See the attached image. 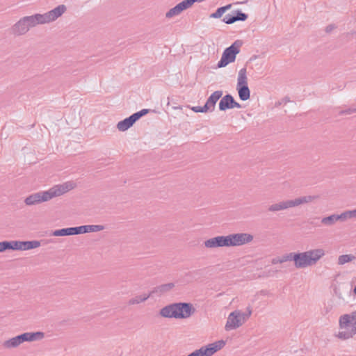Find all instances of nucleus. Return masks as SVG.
Here are the masks:
<instances>
[{"instance_id":"nucleus-1","label":"nucleus","mask_w":356,"mask_h":356,"mask_svg":"<svg viewBox=\"0 0 356 356\" xmlns=\"http://www.w3.org/2000/svg\"><path fill=\"white\" fill-rule=\"evenodd\" d=\"M67 10L65 5L61 4L44 14L36 13L22 17L10 28V33L14 36L25 35L29 31L38 24H49L54 22Z\"/></svg>"},{"instance_id":"nucleus-2","label":"nucleus","mask_w":356,"mask_h":356,"mask_svg":"<svg viewBox=\"0 0 356 356\" xmlns=\"http://www.w3.org/2000/svg\"><path fill=\"white\" fill-rule=\"evenodd\" d=\"M75 186L76 184L72 181H67L63 184L56 185L48 191H40L27 196L24 200V203L27 206H33L44 202H47L54 197L60 196L72 190Z\"/></svg>"},{"instance_id":"nucleus-3","label":"nucleus","mask_w":356,"mask_h":356,"mask_svg":"<svg viewBox=\"0 0 356 356\" xmlns=\"http://www.w3.org/2000/svg\"><path fill=\"white\" fill-rule=\"evenodd\" d=\"M195 308L190 302L172 303L163 307L159 314L168 318H188L195 312Z\"/></svg>"},{"instance_id":"nucleus-4","label":"nucleus","mask_w":356,"mask_h":356,"mask_svg":"<svg viewBox=\"0 0 356 356\" xmlns=\"http://www.w3.org/2000/svg\"><path fill=\"white\" fill-rule=\"evenodd\" d=\"M324 255L325 250L322 248L312 249L303 252H296L295 266L297 268L312 266Z\"/></svg>"},{"instance_id":"nucleus-5","label":"nucleus","mask_w":356,"mask_h":356,"mask_svg":"<svg viewBox=\"0 0 356 356\" xmlns=\"http://www.w3.org/2000/svg\"><path fill=\"white\" fill-rule=\"evenodd\" d=\"M339 327L337 337L340 339L346 340L356 334V309L350 314H346L339 318Z\"/></svg>"},{"instance_id":"nucleus-6","label":"nucleus","mask_w":356,"mask_h":356,"mask_svg":"<svg viewBox=\"0 0 356 356\" xmlns=\"http://www.w3.org/2000/svg\"><path fill=\"white\" fill-rule=\"evenodd\" d=\"M315 198L316 197L314 196L309 195L302 196L300 197L296 198L294 200L282 201L270 205L268 208V210L270 212H277L282 210L287 209L289 208L295 207L302 204L310 202Z\"/></svg>"},{"instance_id":"nucleus-7","label":"nucleus","mask_w":356,"mask_h":356,"mask_svg":"<svg viewBox=\"0 0 356 356\" xmlns=\"http://www.w3.org/2000/svg\"><path fill=\"white\" fill-rule=\"evenodd\" d=\"M241 45V42L236 40L231 46L226 48L222 53L220 60L217 64L218 67H224L229 63L234 62L236 55L240 52Z\"/></svg>"},{"instance_id":"nucleus-8","label":"nucleus","mask_w":356,"mask_h":356,"mask_svg":"<svg viewBox=\"0 0 356 356\" xmlns=\"http://www.w3.org/2000/svg\"><path fill=\"white\" fill-rule=\"evenodd\" d=\"M236 90L241 100L246 101L250 98V90L248 85L246 67L241 69L238 72Z\"/></svg>"},{"instance_id":"nucleus-9","label":"nucleus","mask_w":356,"mask_h":356,"mask_svg":"<svg viewBox=\"0 0 356 356\" xmlns=\"http://www.w3.org/2000/svg\"><path fill=\"white\" fill-rule=\"evenodd\" d=\"M229 246H241L251 243L253 236L248 233H236L227 235Z\"/></svg>"},{"instance_id":"nucleus-10","label":"nucleus","mask_w":356,"mask_h":356,"mask_svg":"<svg viewBox=\"0 0 356 356\" xmlns=\"http://www.w3.org/2000/svg\"><path fill=\"white\" fill-rule=\"evenodd\" d=\"M225 345V342L222 340L218 341L215 343H210L207 346L195 350L196 356H211L216 352L220 350Z\"/></svg>"},{"instance_id":"nucleus-11","label":"nucleus","mask_w":356,"mask_h":356,"mask_svg":"<svg viewBox=\"0 0 356 356\" xmlns=\"http://www.w3.org/2000/svg\"><path fill=\"white\" fill-rule=\"evenodd\" d=\"M244 323L243 318H241L239 310H235L229 314L227 318L225 329L227 331L236 329Z\"/></svg>"},{"instance_id":"nucleus-12","label":"nucleus","mask_w":356,"mask_h":356,"mask_svg":"<svg viewBox=\"0 0 356 356\" xmlns=\"http://www.w3.org/2000/svg\"><path fill=\"white\" fill-rule=\"evenodd\" d=\"M204 246L207 248H217L229 247L227 236H218L206 240L204 242Z\"/></svg>"},{"instance_id":"nucleus-13","label":"nucleus","mask_w":356,"mask_h":356,"mask_svg":"<svg viewBox=\"0 0 356 356\" xmlns=\"http://www.w3.org/2000/svg\"><path fill=\"white\" fill-rule=\"evenodd\" d=\"M104 229V226L102 225H88L79 227H73V235L82 234L89 232H97Z\"/></svg>"},{"instance_id":"nucleus-14","label":"nucleus","mask_w":356,"mask_h":356,"mask_svg":"<svg viewBox=\"0 0 356 356\" xmlns=\"http://www.w3.org/2000/svg\"><path fill=\"white\" fill-rule=\"evenodd\" d=\"M222 92L221 90H217L213 92L210 97L207 99L205 104L207 111H213L215 108V106L218 100L222 97Z\"/></svg>"},{"instance_id":"nucleus-15","label":"nucleus","mask_w":356,"mask_h":356,"mask_svg":"<svg viewBox=\"0 0 356 356\" xmlns=\"http://www.w3.org/2000/svg\"><path fill=\"white\" fill-rule=\"evenodd\" d=\"M136 122V120L132 114L129 117L124 119L123 120L120 121L117 124V128L120 131H125L130 127H131Z\"/></svg>"},{"instance_id":"nucleus-16","label":"nucleus","mask_w":356,"mask_h":356,"mask_svg":"<svg viewBox=\"0 0 356 356\" xmlns=\"http://www.w3.org/2000/svg\"><path fill=\"white\" fill-rule=\"evenodd\" d=\"M344 222L343 214H332L321 219V222L323 225L326 226H332L337 222Z\"/></svg>"},{"instance_id":"nucleus-17","label":"nucleus","mask_w":356,"mask_h":356,"mask_svg":"<svg viewBox=\"0 0 356 356\" xmlns=\"http://www.w3.org/2000/svg\"><path fill=\"white\" fill-rule=\"evenodd\" d=\"M234 97L232 95L227 94L221 98L219 102V110L225 111L232 108V102Z\"/></svg>"},{"instance_id":"nucleus-18","label":"nucleus","mask_w":356,"mask_h":356,"mask_svg":"<svg viewBox=\"0 0 356 356\" xmlns=\"http://www.w3.org/2000/svg\"><path fill=\"white\" fill-rule=\"evenodd\" d=\"M23 343L25 341H34L42 339L44 337V333L42 332H25L21 334Z\"/></svg>"},{"instance_id":"nucleus-19","label":"nucleus","mask_w":356,"mask_h":356,"mask_svg":"<svg viewBox=\"0 0 356 356\" xmlns=\"http://www.w3.org/2000/svg\"><path fill=\"white\" fill-rule=\"evenodd\" d=\"M23 343L22 335L19 334L15 337H13L10 339L5 341L3 343V346L5 348H15L18 347L20 344Z\"/></svg>"},{"instance_id":"nucleus-20","label":"nucleus","mask_w":356,"mask_h":356,"mask_svg":"<svg viewBox=\"0 0 356 356\" xmlns=\"http://www.w3.org/2000/svg\"><path fill=\"white\" fill-rule=\"evenodd\" d=\"M174 286H175L174 283L163 284H161L160 286H158L154 288V289L149 293H151V296L153 293H157L159 295H161L164 293H166V292L170 291Z\"/></svg>"},{"instance_id":"nucleus-21","label":"nucleus","mask_w":356,"mask_h":356,"mask_svg":"<svg viewBox=\"0 0 356 356\" xmlns=\"http://www.w3.org/2000/svg\"><path fill=\"white\" fill-rule=\"evenodd\" d=\"M150 296H151V293H149L148 295L143 294V295L136 296L134 298L129 299L128 304L129 305H137V304L141 303V302L147 300Z\"/></svg>"},{"instance_id":"nucleus-22","label":"nucleus","mask_w":356,"mask_h":356,"mask_svg":"<svg viewBox=\"0 0 356 356\" xmlns=\"http://www.w3.org/2000/svg\"><path fill=\"white\" fill-rule=\"evenodd\" d=\"M41 245V243L39 241H22V250H29L34 248H37Z\"/></svg>"},{"instance_id":"nucleus-23","label":"nucleus","mask_w":356,"mask_h":356,"mask_svg":"<svg viewBox=\"0 0 356 356\" xmlns=\"http://www.w3.org/2000/svg\"><path fill=\"white\" fill-rule=\"evenodd\" d=\"M51 235L54 236H65L73 235L72 227L56 229L52 232Z\"/></svg>"},{"instance_id":"nucleus-24","label":"nucleus","mask_w":356,"mask_h":356,"mask_svg":"<svg viewBox=\"0 0 356 356\" xmlns=\"http://www.w3.org/2000/svg\"><path fill=\"white\" fill-rule=\"evenodd\" d=\"M7 250H22V241H7Z\"/></svg>"},{"instance_id":"nucleus-25","label":"nucleus","mask_w":356,"mask_h":356,"mask_svg":"<svg viewBox=\"0 0 356 356\" xmlns=\"http://www.w3.org/2000/svg\"><path fill=\"white\" fill-rule=\"evenodd\" d=\"M231 7H232V4H228L227 6L220 7L216 10L215 13H212L210 17L211 18H220Z\"/></svg>"},{"instance_id":"nucleus-26","label":"nucleus","mask_w":356,"mask_h":356,"mask_svg":"<svg viewBox=\"0 0 356 356\" xmlns=\"http://www.w3.org/2000/svg\"><path fill=\"white\" fill-rule=\"evenodd\" d=\"M356 259L353 254H342L338 258V264L343 265L346 263L350 262Z\"/></svg>"},{"instance_id":"nucleus-27","label":"nucleus","mask_w":356,"mask_h":356,"mask_svg":"<svg viewBox=\"0 0 356 356\" xmlns=\"http://www.w3.org/2000/svg\"><path fill=\"white\" fill-rule=\"evenodd\" d=\"M233 12H234V19L236 20V22H237V21L244 22L248 17V15L247 14L243 13L240 10H234Z\"/></svg>"},{"instance_id":"nucleus-28","label":"nucleus","mask_w":356,"mask_h":356,"mask_svg":"<svg viewBox=\"0 0 356 356\" xmlns=\"http://www.w3.org/2000/svg\"><path fill=\"white\" fill-rule=\"evenodd\" d=\"M175 7L177 10L178 13L180 14L182 11L191 8V4L188 3V0H184L181 2L179 3L178 4H177Z\"/></svg>"},{"instance_id":"nucleus-29","label":"nucleus","mask_w":356,"mask_h":356,"mask_svg":"<svg viewBox=\"0 0 356 356\" xmlns=\"http://www.w3.org/2000/svg\"><path fill=\"white\" fill-rule=\"evenodd\" d=\"M296 252H290L289 254H284L281 257V261H282V263L289 261H293L294 265L296 264Z\"/></svg>"},{"instance_id":"nucleus-30","label":"nucleus","mask_w":356,"mask_h":356,"mask_svg":"<svg viewBox=\"0 0 356 356\" xmlns=\"http://www.w3.org/2000/svg\"><path fill=\"white\" fill-rule=\"evenodd\" d=\"M344 222L349 218H356V209L350 211H346L342 213Z\"/></svg>"},{"instance_id":"nucleus-31","label":"nucleus","mask_w":356,"mask_h":356,"mask_svg":"<svg viewBox=\"0 0 356 356\" xmlns=\"http://www.w3.org/2000/svg\"><path fill=\"white\" fill-rule=\"evenodd\" d=\"M222 21L225 24H233V23L236 22V20L234 19V12H232V14H227V15H226L224 17Z\"/></svg>"},{"instance_id":"nucleus-32","label":"nucleus","mask_w":356,"mask_h":356,"mask_svg":"<svg viewBox=\"0 0 356 356\" xmlns=\"http://www.w3.org/2000/svg\"><path fill=\"white\" fill-rule=\"evenodd\" d=\"M149 109L144 108V109L140 110L138 112L134 113L133 114V115H134V118L136 119V120L137 121L141 117H143V116L145 115L146 114L149 113Z\"/></svg>"},{"instance_id":"nucleus-33","label":"nucleus","mask_w":356,"mask_h":356,"mask_svg":"<svg viewBox=\"0 0 356 356\" xmlns=\"http://www.w3.org/2000/svg\"><path fill=\"white\" fill-rule=\"evenodd\" d=\"M356 113V108L355 107H350L347 109L341 110L339 111V115H351L353 113Z\"/></svg>"},{"instance_id":"nucleus-34","label":"nucleus","mask_w":356,"mask_h":356,"mask_svg":"<svg viewBox=\"0 0 356 356\" xmlns=\"http://www.w3.org/2000/svg\"><path fill=\"white\" fill-rule=\"evenodd\" d=\"M179 13H178L177 10L175 7H173L172 8L170 9L165 14V17L167 18H171L174 16L178 15Z\"/></svg>"},{"instance_id":"nucleus-35","label":"nucleus","mask_w":356,"mask_h":356,"mask_svg":"<svg viewBox=\"0 0 356 356\" xmlns=\"http://www.w3.org/2000/svg\"><path fill=\"white\" fill-rule=\"evenodd\" d=\"M191 110L195 113H207L208 112L207 110V107L203 106H193L191 108Z\"/></svg>"},{"instance_id":"nucleus-36","label":"nucleus","mask_w":356,"mask_h":356,"mask_svg":"<svg viewBox=\"0 0 356 356\" xmlns=\"http://www.w3.org/2000/svg\"><path fill=\"white\" fill-rule=\"evenodd\" d=\"M247 310H249V313H245V312H241L240 311V314H241V318H243V321H244V323L246 321V320L250 316V315L252 314V309L250 307H247Z\"/></svg>"},{"instance_id":"nucleus-37","label":"nucleus","mask_w":356,"mask_h":356,"mask_svg":"<svg viewBox=\"0 0 356 356\" xmlns=\"http://www.w3.org/2000/svg\"><path fill=\"white\" fill-rule=\"evenodd\" d=\"M7 250V241L0 242V252Z\"/></svg>"},{"instance_id":"nucleus-38","label":"nucleus","mask_w":356,"mask_h":356,"mask_svg":"<svg viewBox=\"0 0 356 356\" xmlns=\"http://www.w3.org/2000/svg\"><path fill=\"white\" fill-rule=\"evenodd\" d=\"M334 29H335V26L334 24H330V25L326 26L325 32L329 33H330Z\"/></svg>"},{"instance_id":"nucleus-39","label":"nucleus","mask_w":356,"mask_h":356,"mask_svg":"<svg viewBox=\"0 0 356 356\" xmlns=\"http://www.w3.org/2000/svg\"><path fill=\"white\" fill-rule=\"evenodd\" d=\"M273 264H282V261H281V257H275L272 259Z\"/></svg>"},{"instance_id":"nucleus-40","label":"nucleus","mask_w":356,"mask_h":356,"mask_svg":"<svg viewBox=\"0 0 356 356\" xmlns=\"http://www.w3.org/2000/svg\"><path fill=\"white\" fill-rule=\"evenodd\" d=\"M241 108V105L239 103L236 102L234 99L232 102V108Z\"/></svg>"},{"instance_id":"nucleus-41","label":"nucleus","mask_w":356,"mask_h":356,"mask_svg":"<svg viewBox=\"0 0 356 356\" xmlns=\"http://www.w3.org/2000/svg\"><path fill=\"white\" fill-rule=\"evenodd\" d=\"M353 293L355 295H356V286L353 289Z\"/></svg>"},{"instance_id":"nucleus-42","label":"nucleus","mask_w":356,"mask_h":356,"mask_svg":"<svg viewBox=\"0 0 356 356\" xmlns=\"http://www.w3.org/2000/svg\"><path fill=\"white\" fill-rule=\"evenodd\" d=\"M175 108H181V106H179V107H175Z\"/></svg>"},{"instance_id":"nucleus-43","label":"nucleus","mask_w":356,"mask_h":356,"mask_svg":"<svg viewBox=\"0 0 356 356\" xmlns=\"http://www.w3.org/2000/svg\"><path fill=\"white\" fill-rule=\"evenodd\" d=\"M310 224L314 225V222L313 221L310 222Z\"/></svg>"}]
</instances>
